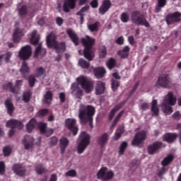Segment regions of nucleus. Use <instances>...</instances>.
Returning a JSON list of instances; mask_svg holds the SVG:
<instances>
[{
    "label": "nucleus",
    "mask_w": 181,
    "mask_h": 181,
    "mask_svg": "<svg viewBox=\"0 0 181 181\" xmlns=\"http://www.w3.org/2000/svg\"><path fill=\"white\" fill-rule=\"evenodd\" d=\"M95 112V108L91 105H81L79 107L78 118L82 125L89 122V126L93 128V117Z\"/></svg>",
    "instance_id": "nucleus-1"
},
{
    "label": "nucleus",
    "mask_w": 181,
    "mask_h": 181,
    "mask_svg": "<svg viewBox=\"0 0 181 181\" xmlns=\"http://www.w3.org/2000/svg\"><path fill=\"white\" fill-rule=\"evenodd\" d=\"M176 103V96L171 92L168 93L160 102L163 112H164L165 115H170V114L173 112L170 105H175Z\"/></svg>",
    "instance_id": "nucleus-2"
},
{
    "label": "nucleus",
    "mask_w": 181,
    "mask_h": 181,
    "mask_svg": "<svg viewBox=\"0 0 181 181\" xmlns=\"http://www.w3.org/2000/svg\"><path fill=\"white\" fill-rule=\"evenodd\" d=\"M81 42L83 46H85V49H83V56L88 60L91 61L94 57V53L93 52V45L95 42V40L88 35H86V39L82 38Z\"/></svg>",
    "instance_id": "nucleus-3"
},
{
    "label": "nucleus",
    "mask_w": 181,
    "mask_h": 181,
    "mask_svg": "<svg viewBox=\"0 0 181 181\" xmlns=\"http://www.w3.org/2000/svg\"><path fill=\"white\" fill-rule=\"evenodd\" d=\"M56 35L53 33L47 36V45L50 48H54L58 54L63 53L66 49V46L64 42L57 43L56 41Z\"/></svg>",
    "instance_id": "nucleus-4"
},
{
    "label": "nucleus",
    "mask_w": 181,
    "mask_h": 181,
    "mask_svg": "<svg viewBox=\"0 0 181 181\" xmlns=\"http://www.w3.org/2000/svg\"><path fill=\"white\" fill-rule=\"evenodd\" d=\"M131 21L135 25H144L146 28L150 27L148 21L139 11H134L131 13Z\"/></svg>",
    "instance_id": "nucleus-5"
},
{
    "label": "nucleus",
    "mask_w": 181,
    "mask_h": 181,
    "mask_svg": "<svg viewBox=\"0 0 181 181\" xmlns=\"http://www.w3.org/2000/svg\"><path fill=\"white\" fill-rule=\"evenodd\" d=\"M96 176L98 177V180H100L102 181H110L115 177V173L112 170L107 169V167H102L96 173Z\"/></svg>",
    "instance_id": "nucleus-6"
},
{
    "label": "nucleus",
    "mask_w": 181,
    "mask_h": 181,
    "mask_svg": "<svg viewBox=\"0 0 181 181\" xmlns=\"http://www.w3.org/2000/svg\"><path fill=\"white\" fill-rule=\"evenodd\" d=\"M79 144L77 146V152L82 154L90 144V136L86 132H82L79 137Z\"/></svg>",
    "instance_id": "nucleus-7"
},
{
    "label": "nucleus",
    "mask_w": 181,
    "mask_h": 181,
    "mask_svg": "<svg viewBox=\"0 0 181 181\" xmlns=\"http://www.w3.org/2000/svg\"><path fill=\"white\" fill-rule=\"evenodd\" d=\"M76 81L81 86L82 88H83L86 93H91V91L93 90V82L88 79L86 76H81L76 78Z\"/></svg>",
    "instance_id": "nucleus-8"
},
{
    "label": "nucleus",
    "mask_w": 181,
    "mask_h": 181,
    "mask_svg": "<svg viewBox=\"0 0 181 181\" xmlns=\"http://www.w3.org/2000/svg\"><path fill=\"white\" fill-rule=\"evenodd\" d=\"M156 86L163 88H170L173 87V82L168 75H162L159 76Z\"/></svg>",
    "instance_id": "nucleus-9"
},
{
    "label": "nucleus",
    "mask_w": 181,
    "mask_h": 181,
    "mask_svg": "<svg viewBox=\"0 0 181 181\" xmlns=\"http://www.w3.org/2000/svg\"><path fill=\"white\" fill-rule=\"evenodd\" d=\"M146 137V134L145 131L137 132L132 141V145L134 146H141L143 142L145 141Z\"/></svg>",
    "instance_id": "nucleus-10"
},
{
    "label": "nucleus",
    "mask_w": 181,
    "mask_h": 181,
    "mask_svg": "<svg viewBox=\"0 0 181 181\" xmlns=\"http://www.w3.org/2000/svg\"><path fill=\"white\" fill-rule=\"evenodd\" d=\"M76 120L75 119H66L65 121L66 127L68 128L71 132H73L74 136H76L78 133V129L76 125Z\"/></svg>",
    "instance_id": "nucleus-11"
},
{
    "label": "nucleus",
    "mask_w": 181,
    "mask_h": 181,
    "mask_svg": "<svg viewBox=\"0 0 181 181\" xmlns=\"http://www.w3.org/2000/svg\"><path fill=\"white\" fill-rule=\"evenodd\" d=\"M23 84V81L18 80L16 82V86L13 88L11 83L8 82L4 86V90H10L13 94H18L21 86Z\"/></svg>",
    "instance_id": "nucleus-12"
},
{
    "label": "nucleus",
    "mask_w": 181,
    "mask_h": 181,
    "mask_svg": "<svg viewBox=\"0 0 181 181\" xmlns=\"http://www.w3.org/2000/svg\"><path fill=\"white\" fill-rule=\"evenodd\" d=\"M32 54V48L29 45L23 47L19 52V57L22 59H28Z\"/></svg>",
    "instance_id": "nucleus-13"
},
{
    "label": "nucleus",
    "mask_w": 181,
    "mask_h": 181,
    "mask_svg": "<svg viewBox=\"0 0 181 181\" xmlns=\"http://www.w3.org/2000/svg\"><path fill=\"white\" fill-rule=\"evenodd\" d=\"M166 23L170 25L173 22H177L181 21V13L180 12H175L170 13L166 17Z\"/></svg>",
    "instance_id": "nucleus-14"
},
{
    "label": "nucleus",
    "mask_w": 181,
    "mask_h": 181,
    "mask_svg": "<svg viewBox=\"0 0 181 181\" xmlns=\"http://www.w3.org/2000/svg\"><path fill=\"white\" fill-rule=\"evenodd\" d=\"M76 1L77 0H66L63 6L64 11L69 13L71 9H74L76 6Z\"/></svg>",
    "instance_id": "nucleus-15"
},
{
    "label": "nucleus",
    "mask_w": 181,
    "mask_h": 181,
    "mask_svg": "<svg viewBox=\"0 0 181 181\" xmlns=\"http://www.w3.org/2000/svg\"><path fill=\"white\" fill-rule=\"evenodd\" d=\"M71 94L75 97L76 98H81L83 96V92L82 90L78 88V84L74 83H72L71 87Z\"/></svg>",
    "instance_id": "nucleus-16"
},
{
    "label": "nucleus",
    "mask_w": 181,
    "mask_h": 181,
    "mask_svg": "<svg viewBox=\"0 0 181 181\" xmlns=\"http://www.w3.org/2000/svg\"><path fill=\"white\" fill-rule=\"evenodd\" d=\"M23 144L25 150L32 149L34 146V139L30 136H25L23 139Z\"/></svg>",
    "instance_id": "nucleus-17"
},
{
    "label": "nucleus",
    "mask_w": 181,
    "mask_h": 181,
    "mask_svg": "<svg viewBox=\"0 0 181 181\" xmlns=\"http://www.w3.org/2000/svg\"><path fill=\"white\" fill-rule=\"evenodd\" d=\"M26 33V30L23 28H16L14 33H13V41L15 42H19L21 37H23L25 33Z\"/></svg>",
    "instance_id": "nucleus-18"
},
{
    "label": "nucleus",
    "mask_w": 181,
    "mask_h": 181,
    "mask_svg": "<svg viewBox=\"0 0 181 181\" xmlns=\"http://www.w3.org/2000/svg\"><path fill=\"white\" fill-rule=\"evenodd\" d=\"M39 129L41 134H45L47 137L52 135L54 133V130L52 129H47L46 123L40 122Z\"/></svg>",
    "instance_id": "nucleus-19"
},
{
    "label": "nucleus",
    "mask_w": 181,
    "mask_h": 181,
    "mask_svg": "<svg viewBox=\"0 0 181 181\" xmlns=\"http://www.w3.org/2000/svg\"><path fill=\"white\" fill-rule=\"evenodd\" d=\"M6 127L8 128L14 129L18 128L19 129H22L23 127V124L21 123V122L15 120V119H11L7 122Z\"/></svg>",
    "instance_id": "nucleus-20"
},
{
    "label": "nucleus",
    "mask_w": 181,
    "mask_h": 181,
    "mask_svg": "<svg viewBox=\"0 0 181 181\" xmlns=\"http://www.w3.org/2000/svg\"><path fill=\"white\" fill-rule=\"evenodd\" d=\"M13 170L15 174L20 177H23L25 174V168L21 164L14 165L13 167Z\"/></svg>",
    "instance_id": "nucleus-21"
},
{
    "label": "nucleus",
    "mask_w": 181,
    "mask_h": 181,
    "mask_svg": "<svg viewBox=\"0 0 181 181\" xmlns=\"http://www.w3.org/2000/svg\"><path fill=\"white\" fill-rule=\"evenodd\" d=\"M177 136L178 135L175 133H167L163 136V140L168 144H171L177 139Z\"/></svg>",
    "instance_id": "nucleus-22"
},
{
    "label": "nucleus",
    "mask_w": 181,
    "mask_h": 181,
    "mask_svg": "<svg viewBox=\"0 0 181 181\" xmlns=\"http://www.w3.org/2000/svg\"><path fill=\"white\" fill-rule=\"evenodd\" d=\"M111 7V2L109 0L103 1L102 6L99 8V13L104 15Z\"/></svg>",
    "instance_id": "nucleus-23"
},
{
    "label": "nucleus",
    "mask_w": 181,
    "mask_h": 181,
    "mask_svg": "<svg viewBox=\"0 0 181 181\" xmlns=\"http://www.w3.org/2000/svg\"><path fill=\"white\" fill-rule=\"evenodd\" d=\"M161 147L160 142H155L152 145L148 146V153L149 155H153Z\"/></svg>",
    "instance_id": "nucleus-24"
},
{
    "label": "nucleus",
    "mask_w": 181,
    "mask_h": 181,
    "mask_svg": "<svg viewBox=\"0 0 181 181\" xmlns=\"http://www.w3.org/2000/svg\"><path fill=\"white\" fill-rule=\"evenodd\" d=\"M96 95L104 94L105 91V85L101 81L96 82V87L95 88Z\"/></svg>",
    "instance_id": "nucleus-25"
},
{
    "label": "nucleus",
    "mask_w": 181,
    "mask_h": 181,
    "mask_svg": "<svg viewBox=\"0 0 181 181\" xmlns=\"http://www.w3.org/2000/svg\"><path fill=\"white\" fill-rule=\"evenodd\" d=\"M106 74L105 69L103 66L100 67H96L95 69H93V74H95V76L98 78H101L105 76Z\"/></svg>",
    "instance_id": "nucleus-26"
},
{
    "label": "nucleus",
    "mask_w": 181,
    "mask_h": 181,
    "mask_svg": "<svg viewBox=\"0 0 181 181\" xmlns=\"http://www.w3.org/2000/svg\"><path fill=\"white\" fill-rule=\"evenodd\" d=\"M67 33L69 35L71 40L73 41V42L75 44V45L77 46L79 44V39L77 35L75 33V32L71 29H68Z\"/></svg>",
    "instance_id": "nucleus-27"
},
{
    "label": "nucleus",
    "mask_w": 181,
    "mask_h": 181,
    "mask_svg": "<svg viewBox=\"0 0 181 181\" xmlns=\"http://www.w3.org/2000/svg\"><path fill=\"white\" fill-rule=\"evenodd\" d=\"M46 54V49L42 47V43H39L38 47H36L35 57H42Z\"/></svg>",
    "instance_id": "nucleus-28"
},
{
    "label": "nucleus",
    "mask_w": 181,
    "mask_h": 181,
    "mask_svg": "<svg viewBox=\"0 0 181 181\" xmlns=\"http://www.w3.org/2000/svg\"><path fill=\"white\" fill-rule=\"evenodd\" d=\"M40 35L37 33V30H33L30 34V42L35 45L39 42Z\"/></svg>",
    "instance_id": "nucleus-29"
},
{
    "label": "nucleus",
    "mask_w": 181,
    "mask_h": 181,
    "mask_svg": "<svg viewBox=\"0 0 181 181\" xmlns=\"http://www.w3.org/2000/svg\"><path fill=\"white\" fill-rule=\"evenodd\" d=\"M109 136L107 134H103L98 139V144L100 146H104L108 141Z\"/></svg>",
    "instance_id": "nucleus-30"
},
{
    "label": "nucleus",
    "mask_w": 181,
    "mask_h": 181,
    "mask_svg": "<svg viewBox=\"0 0 181 181\" xmlns=\"http://www.w3.org/2000/svg\"><path fill=\"white\" fill-rule=\"evenodd\" d=\"M151 111L152 112V115H158L159 108L158 107V101L156 100H152Z\"/></svg>",
    "instance_id": "nucleus-31"
},
{
    "label": "nucleus",
    "mask_w": 181,
    "mask_h": 181,
    "mask_svg": "<svg viewBox=\"0 0 181 181\" xmlns=\"http://www.w3.org/2000/svg\"><path fill=\"white\" fill-rule=\"evenodd\" d=\"M37 125V122L35 119H32L28 124H27V132L28 133H31L32 131L35 129V126Z\"/></svg>",
    "instance_id": "nucleus-32"
},
{
    "label": "nucleus",
    "mask_w": 181,
    "mask_h": 181,
    "mask_svg": "<svg viewBox=\"0 0 181 181\" xmlns=\"http://www.w3.org/2000/svg\"><path fill=\"white\" fill-rule=\"evenodd\" d=\"M174 159L173 155H168L161 161V165L163 167L168 166Z\"/></svg>",
    "instance_id": "nucleus-33"
},
{
    "label": "nucleus",
    "mask_w": 181,
    "mask_h": 181,
    "mask_svg": "<svg viewBox=\"0 0 181 181\" xmlns=\"http://www.w3.org/2000/svg\"><path fill=\"white\" fill-rule=\"evenodd\" d=\"M69 141L65 137H62L60 140V147L62 149V153H64L66 148L69 146Z\"/></svg>",
    "instance_id": "nucleus-34"
},
{
    "label": "nucleus",
    "mask_w": 181,
    "mask_h": 181,
    "mask_svg": "<svg viewBox=\"0 0 181 181\" xmlns=\"http://www.w3.org/2000/svg\"><path fill=\"white\" fill-rule=\"evenodd\" d=\"M5 105L9 115H12L14 111V107L13 105V103L11 102V100H7L5 102Z\"/></svg>",
    "instance_id": "nucleus-35"
},
{
    "label": "nucleus",
    "mask_w": 181,
    "mask_h": 181,
    "mask_svg": "<svg viewBox=\"0 0 181 181\" xmlns=\"http://www.w3.org/2000/svg\"><path fill=\"white\" fill-rule=\"evenodd\" d=\"M88 8L89 6H83V8H82V9L78 13H77L76 15L80 16L81 24L83 23L85 13L88 10Z\"/></svg>",
    "instance_id": "nucleus-36"
},
{
    "label": "nucleus",
    "mask_w": 181,
    "mask_h": 181,
    "mask_svg": "<svg viewBox=\"0 0 181 181\" xmlns=\"http://www.w3.org/2000/svg\"><path fill=\"white\" fill-rule=\"evenodd\" d=\"M52 101V93L49 91L47 92V93L44 95L43 103L45 104H51Z\"/></svg>",
    "instance_id": "nucleus-37"
},
{
    "label": "nucleus",
    "mask_w": 181,
    "mask_h": 181,
    "mask_svg": "<svg viewBox=\"0 0 181 181\" xmlns=\"http://www.w3.org/2000/svg\"><path fill=\"white\" fill-rule=\"evenodd\" d=\"M167 0H158V5L155 8V12L158 13L161 8L166 5Z\"/></svg>",
    "instance_id": "nucleus-38"
},
{
    "label": "nucleus",
    "mask_w": 181,
    "mask_h": 181,
    "mask_svg": "<svg viewBox=\"0 0 181 181\" xmlns=\"http://www.w3.org/2000/svg\"><path fill=\"white\" fill-rule=\"evenodd\" d=\"M20 71L23 76H25L26 74L29 73L30 69L25 61L23 62V64L21 66Z\"/></svg>",
    "instance_id": "nucleus-39"
},
{
    "label": "nucleus",
    "mask_w": 181,
    "mask_h": 181,
    "mask_svg": "<svg viewBox=\"0 0 181 181\" xmlns=\"http://www.w3.org/2000/svg\"><path fill=\"white\" fill-rule=\"evenodd\" d=\"M35 171L38 175H43L47 173V170L42 165H37L35 166Z\"/></svg>",
    "instance_id": "nucleus-40"
},
{
    "label": "nucleus",
    "mask_w": 181,
    "mask_h": 181,
    "mask_svg": "<svg viewBox=\"0 0 181 181\" xmlns=\"http://www.w3.org/2000/svg\"><path fill=\"white\" fill-rule=\"evenodd\" d=\"M124 133V127H120L117 130H116V134H115V137L113 140L118 141L121 138V135Z\"/></svg>",
    "instance_id": "nucleus-41"
},
{
    "label": "nucleus",
    "mask_w": 181,
    "mask_h": 181,
    "mask_svg": "<svg viewBox=\"0 0 181 181\" xmlns=\"http://www.w3.org/2000/svg\"><path fill=\"white\" fill-rule=\"evenodd\" d=\"M99 28V23L95 22V23L88 24V29L90 30V32H97Z\"/></svg>",
    "instance_id": "nucleus-42"
},
{
    "label": "nucleus",
    "mask_w": 181,
    "mask_h": 181,
    "mask_svg": "<svg viewBox=\"0 0 181 181\" xmlns=\"http://www.w3.org/2000/svg\"><path fill=\"white\" fill-rule=\"evenodd\" d=\"M35 74L37 77L44 78L46 75V71L44 68L40 67L37 69Z\"/></svg>",
    "instance_id": "nucleus-43"
},
{
    "label": "nucleus",
    "mask_w": 181,
    "mask_h": 181,
    "mask_svg": "<svg viewBox=\"0 0 181 181\" xmlns=\"http://www.w3.org/2000/svg\"><path fill=\"white\" fill-rule=\"evenodd\" d=\"M12 56V53L11 52H8L3 55H0V62L3 60H5L6 62H8L11 57Z\"/></svg>",
    "instance_id": "nucleus-44"
},
{
    "label": "nucleus",
    "mask_w": 181,
    "mask_h": 181,
    "mask_svg": "<svg viewBox=\"0 0 181 181\" xmlns=\"http://www.w3.org/2000/svg\"><path fill=\"white\" fill-rule=\"evenodd\" d=\"M127 147V143L125 141L122 142V144H120V148H119V154L123 155L125 152V150Z\"/></svg>",
    "instance_id": "nucleus-45"
},
{
    "label": "nucleus",
    "mask_w": 181,
    "mask_h": 181,
    "mask_svg": "<svg viewBox=\"0 0 181 181\" xmlns=\"http://www.w3.org/2000/svg\"><path fill=\"white\" fill-rule=\"evenodd\" d=\"M18 13L21 16H25L27 14V8L25 6H21L18 7Z\"/></svg>",
    "instance_id": "nucleus-46"
},
{
    "label": "nucleus",
    "mask_w": 181,
    "mask_h": 181,
    "mask_svg": "<svg viewBox=\"0 0 181 181\" xmlns=\"http://www.w3.org/2000/svg\"><path fill=\"white\" fill-rule=\"evenodd\" d=\"M78 64L83 69H88L90 66V63L87 62L83 59H80L78 62Z\"/></svg>",
    "instance_id": "nucleus-47"
},
{
    "label": "nucleus",
    "mask_w": 181,
    "mask_h": 181,
    "mask_svg": "<svg viewBox=\"0 0 181 181\" xmlns=\"http://www.w3.org/2000/svg\"><path fill=\"white\" fill-rule=\"evenodd\" d=\"M120 108L121 105H116V107H115V108L112 109V110L110 111V114L109 115V119H112L116 111H118V110H119Z\"/></svg>",
    "instance_id": "nucleus-48"
},
{
    "label": "nucleus",
    "mask_w": 181,
    "mask_h": 181,
    "mask_svg": "<svg viewBox=\"0 0 181 181\" xmlns=\"http://www.w3.org/2000/svg\"><path fill=\"white\" fill-rule=\"evenodd\" d=\"M77 175V173L75 170L72 169V170H70L69 171H67L66 173H65V176L66 177H75Z\"/></svg>",
    "instance_id": "nucleus-49"
},
{
    "label": "nucleus",
    "mask_w": 181,
    "mask_h": 181,
    "mask_svg": "<svg viewBox=\"0 0 181 181\" xmlns=\"http://www.w3.org/2000/svg\"><path fill=\"white\" fill-rule=\"evenodd\" d=\"M12 148L10 146H6L3 149V153L4 157L9 156L11 153Z\"/></svg>",
    "instance_id": "nucleus-50"
},
{
    "label": "nucleus",
    "mask_w": 181,
    "mask_h": 181,
    "mask_svg": "<svg viewBox=\"0 0 181 181\" xmlns=\"http://www.w3.org/2000/svg\"><path fill=\"white\" fill-rule=\"evenodd\" d=\"M116 64V61L111 58L107 62H106V65H107V68H109L110 69H112Z\"/></svg>",
    "instance_id": "nucleus-51"
},
{
    "label": "nucleus",
    "mask_w": 181,
    "mask_h": 181,
    "mask_svg": "<svg viewBox=\"0 0 181 181\" xmlns=\"http://www.w3.org/2000/svg\"><path fill=\"white\" fill-rule=\"evenodd\" d=\"M107 55V49L105 46L100 47V51H99V57L104 58Z\"/></svg>",
    "instance_id": "nucleus-52"
},
{
    "label": "nucleus",
    "mask_w": 181,
    "mask_h": 181,
    "mask_svg": "<svg viewBox=\"0 0 181 181\" xmlns=\"http://www.w3.org/2000/svg\"><path fill=\"white\" fill-rule=\"evenodd\" d=\"M31 96V93L30 91H26L23 94V100L25 103H28Z\"/></svg>",
    "instance_id": "nucleus-53"
},
{
    "label": "nucleus",
    "mask_w": 181,
    "mask_h": 181,
    "mask_svg": "<svg viewBox=\"0 0 181 181\" xmlns=\"http://www.w3.org/2000/svg\"><path fill=\"white\" fill-rule=\"evenodd\" d=\"M120 19L123 23H127L129 21V16L127 13H122L120 16Z\"/></svg>",
    "instance_id": "nucleus-54"
},
{
    "label": "nucleus",
    "mask_w": 181,
    "mask_h": 181,
    "mask_svg": "<svg viewBox=\"0 0 181 181\" xmlns=\"http://www.w3.org/2000/svg\"><path fill=\"white\" fill-rule=\"evenodd\" d=\"M119 86V83L117 81L112 80V90H113V91H115L117 88H118Z\"/></svg>",
    "instance_id": "nucleus-55"
},
{
    "label": "nucleus",
    "mask_w": 181,
    "mask_h": 181,
    "mask_svg": "<svg viewBox=\"0 0 181 181\" xmlns=\"http://www.w3.org/2000/svg\"><path fill=\"white\" fill-rule=\"evenodd\" d=\"M5 172V163L4 161L0 162V175H4Z\"/></svg>",
    "instance_id": "nucleus-56"
},
{
    "label": "nucleus",
    "mask_w": 181,
    "mask_h": 181,
    "mask_svg": "<svg viewBox=\"0 0 181 181\" xmlns=\"http://www.w3.org/2000/svg\"><path fill=\"white\" fill-rule=\"evenodd\" d=\"M167 171L166 168L165 167H163L160 171L158 173V176L160 178H162V176L165 173V172Z\"/></svg>",
    "instance_id": "nucleus-57"
},
{
    "label": "nucleus",
    "mask_w": 181,
    "mask_h": 181,
    "mask_svg": "<svg viewBox=\"0 0 181 181\" xmlns=\"http://www.w3.org/2000/svg\"><path fill=\"white\" fill-rule=\"evenodd\" d=\"M47 112H48V110L46 109L40 110L38 112V117H44V115H47Z\"/></svg>",
    "instance_id": "nucleus-58"
},
{
    "label": "nucleus",
    "mask_w": 181,
    "mask_h": 181,
    "mask_svg": "<svg viewBox=\"0 0 181 181\" xmlns=\"http://www.w3.org/2000/svg\"><path fill=\"white\" fill-rule=\"evenodd\" d=\"M28 81H29V84H30V87H33V86L35 83V78L33 76H30Z\"/></svg>",
    "instance_id": "nucleus-59"
},
{
    "label": "nucleus",
    "mask_w": 181,
    "mask_h": 181,
    "mask_svg": "<svg viewBox=\"0 0 181 181\" xmlns=\"http://www.w3.org/2000/svg\"><path fill=\"white\" fill-rule=\"evenodd\" d=\"M58 142V139L57 137H52L51 139V141L49 143L50 146H55Z\"/></svg>",
    "instance_id": "nucleus-60"
},
{
    "label": "nucleus",
    "mask_w": 181,
    "mask_h": 181,
    "mask_svg": "<svg viewBox=\"0 0 181 181\" xmlns=\"http://www.w3.org/2000/svg\"><path fill=\"white\" fill-rule=\"evenodd\" d=\"M90 6H92V8H98V0H93L92 1V2H90Z\"/></svg>",
    "instance_id": "nucleus-61"
},
{
    "label": "nucleus",
    "mask_w": 181,
    "mask_h": 181,
    "mask_svg": "<svg viewBox=\"0 0 181 181\" xmlns=\"http://www.w3.org/2000/svg\"><path fill=\"white\" fill-rule=\"evenodd\" d=\"M128 40H129V43L131 45H134V43H135V40H134V36H129Z\"/></svg>",
    "instance_id": "nucleus-62"
},
{
    "label": "nucleus",
    "mask_w": 181,
    "mask_h": 181,
    "mask_svg": "<svg viewBox=\"0 0 181 181\" xmlns=\"http://www.w3.org/2000/svg\"><path fill=\"white\" fill-rule=\"evenodd\" d=\"M59 98H60L62 103H64L65 98H66V95H65V93H61L59 94Z\"/></svg>",
    "instance_id": "nucleus-63"
},
{
    "label": "nucleus",
    "mask_w": 181,
    "mask_h": 181,
    "mask_svg": "<svg viewBox=\"0 0 181 181\" xmlns=\"http://www.w3.org/2000/svg\"><path fill=\"white\" fill-rule=\"evenodd\" d=\"M64 21L62 18L60 17H58L57 18V23L58 25L61 26L63 23Z\"/></svg>",
    "instance_id": "nucleus-64"
}]
</instances>
